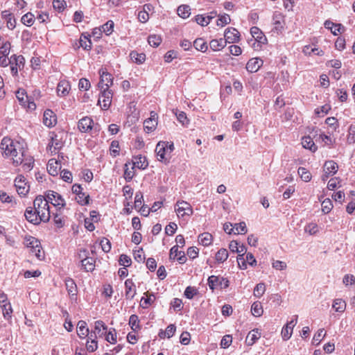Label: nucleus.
<instances>
[{
    "label": "nucleus",
    "mask_w": 355,
    "mask_h": 355,
    "mask_svg": "<svg viewBox=\"0 0 355 355\" xmlns=\"http://www.w3.org/2000/svg\"><path fill=\"white\" fill-rule=\"evenodd\" d=\"M229 254L226 249H220L215 255V259L218 263H223L228 258Z\"/></svg>",
    "instance_id": "39"
},
{
    "label": "nucleus",
    "mask_w": 355,
    "mask_h": 355,
    "mask_svg": "<svg viewBox=\"0 0 355 355\" xmlns=\"http://www.w3.org/2000/svg\"><path fill=\"white\" fill-rule=\"evenodd\" d=\"M168 141H159L155 148V152L157 153V159L159 162H164L165 164L169 162V156H167L168 153Z\"/></svg>",
    "instance_id": "7"
},
{
    "label": "nucleus",
    "mask_w": 355,
    "mask_h": 355,
    "mask_svg": "<svg viewBox=\"0 0 355 355\" xmlns=\"http://www.w3.org/2000/svg\"><path fill=\"white\" fill-rule=\"evenodd\" d=\"M297 173L300 176L301 179L305 182H308L311 180L312 175L311 173L306 170L304 167H300L297 170Z\"/></svg>",
    "instance_id": "42"
},
{
    "label": "nucleus",
    "mask_w": 355,
    "mask_h": 355,
    "mask_svg": "<svg viewBox=\"0 0 355 355\" xmlns=\"http://www.w3.org/2000/svg\"><path fill=\"white\" fill-rule=\"evenodd\" d=\"M89 195L82 191L80 193L77 195L76 200L80 205H87L89 202Z\"/></svg>",
    "instance_id": "48"
},
{
    "label": "nucleus",
    "mask_w": 355,
    "mask_h": 355,
    "mask_svg": "<svg viewBox=\"0 0 355 355\" xmlns=\"http://www.w3.org/2000/svg\"><path fill=\"white\" fill-rule=\"evenodd\" d=\"M40 242L33 236H29L28 238L26 239V245L27 248H29L33 249L34 247H37L40 245Z\"/></svg>",
    "instance_id": "62"
},
{
    "label": "nucleus",
    "mask_w": 355,
    "mask_h": 355,
    "mask_svg": "<svg viewBox=\"0 0 355 355\" xmlns=\"http://www.w3.org/2000/svg\"><path fill=\"white\" fill-rule=\"evenodd\" d=\"M11 44L10 42H3L0 46V54L1 55H8L10 51Z\"/></svg>",
    "instance_id": "61"
},
{
    "label": "nucleus",
    "mask_w": 355,
    "mask_h": 355,
    "mask_svg": "<svg viewBox=\"0 0 355 355\" xmlns=\"http://www.w3.org/2000/svg\"><path fill=\"white\" fill-rule=\"evenodd\" d=\"M46 198L49 200V203L51 202L53 206L58 207L59 209L64 207L66 205L65 200L62 196L53 191L48 192Z\"/></svg>",
    "instance_id": "10"
},
{
    "label": "nucleus",
    "mask_w": 355,
    "mask_h": 355,
    "mask_svg": "<svg viewBox=\"0 0 355 355\" xmlns=\"http://www.w3.org/2000/svg\"><path fill=\"white\" fill-rule=\"evenodd\" d=\"M169 258L171 260L177 259L180 263H184L187 261L184 252L178 250V245H175L171 248Z\"/></svg>",
    "instance_id": "16"
},
{
    "label": "nucleus",
    "mask_w": 355,
    "mask_h": 355,
    "mask_svg": "<svg viewBox=\"0 0 355 355\" xmlns=\"http://www.w3.org/2000/svg\"><path fill=\"white\" fill-rule=\"evenodd\" d=\"M112 96L113 93L110 89L101 92L98 103L101 106L103 110H107L109 109L112 103Z\"/></svg>",
    "instance_id": "9"
},
{
    "label": "nucleus",
    "mask_w": 355,
    "mask_h": 355,
    "mask_svg": "<svg viewBox=\"0 0 355 355\" xmlns=\"http://www.w3.org/2000/svg\"><path fill=\"white\" fill-rule=\"evenodd\" d=\"M175 209L179 218L190 216L193 214L192 207L189 202L184 200L178 201Z\"/></svg>",
    "instance_id": "5"
},
{
    "label": "nucleus",
    "mask_w": 355,
    "mask_h": 355,
    "mask_svg": "<svg viewBox=\"0 0 355 355\" xmlns=\"http://www.w3.org/2000/svg\"><path fill=\"white\" fill-rule=\"evenodd\" d=\"M139 318L137 315H131L129 318V324L133 331H136L139 329Z\"/></svg>",
    "instance_id": "55"
},
{
    "label": "nucleus",
    "mask_w": 355,
    "mask_h": 355,
    "mask_svg": "<svg viewBox=\"0 0 355 355\" xmlns=\"http://www.w3.org/2000/svg\"><path fill=\"white\" fill-rule=\"evenodd\" d=\"M13 164L15 166H18L21 164L24 171H30L34 166V159L31 156H26L24 154V156H21V154H19L17 157H13Z\"/></svg>",
    "instance_id": "3"
},
{
    "label": "nucleus",
    "mask_w": 355,
    "mask_h": 355,
    "mask_svg": "<svg viewBox=\"0 0 355 355\" xmlns=\"http://www.w3.org/2000/svg\"><path fill=\"white\" fill-rule=\"evenodd\" d=\"M93 331L97 337L103 338L105 336L107 332V326L102 320H96L94 323Z\"/></svg>",
    "instance_id": "19"
},
{
    "label": "nucleus",
    "mask_w": 355,
    "mask_h": 355,
    "mask_svg": "<svg viewBox=\"0 0 355 355\" xmlns=\"http://www.w3.org/2000/svg\"><path fill=\"white\" fill-rule=\"evenodd\" d=\"M272 21L273 25L275 26L272 31L277 34L282 33V30L284 29V15L280 12H275L272 16Z\"/></svg>",
    "instance_id": "13"
},
{
    "label": "nucleus",
    "mask_w": 355,
    "mask_h": 355,
    "mask_svg": "<svg viewBox=\"0 0 355 355\" xmlns=\"http://www.w3.org/2000/svg\"><path fill=\"white\" fill-rule=\"evenodd\" d=\"M136 294L135 285L132 279H128L125 282V295L127 300H132Z\"/></svg>",
    "instance_id": "23"
},
{
    "label": "nucleus",
    "mask_w": 355,
    "mask_h": 355,
    "mask_svg": "<svg viewBox=\"0 0 355 355\" xmlns=\"http://www.w3.org/2000/svg\"><path fill=\"white\" fill-rule=\"evenodd\" d=\"M326 333L324 329H319L317 333L314 335L312 343L313 345H318L321 342L322 339L325 336Z\"/></svg>",
    "instance_id": "52"
},
{
    "label": "nucleus",
    "mask_w": 355,
    "mask_h": 355,
    "mask_svg": "<svg viewBox=\"0 0 355 355\" xmlns=\"http://www.w3.org/2000/svg\"><path fill=\"white\" fill-rule=\"evenodd\" d=\"M60 170V164L54 159H50L47 164L48 173L52 175L55 176L58 174Z\"/></svg>",
    "instance_id": "30"
},
{
    "label": "nucleus",
    "mask_w": 355,
    "mask_h": 355,
    "mask_svg": "<svg viewBox=\"0 0 355 355\" xmlns=\"http://www.w3.org/2000/svg\"><path fill=\"white\" fill-rule=\"evenodd\" d=\"M234 233L244 234L247 232V227L245 222H241L239 223H235L233 226Z\"/></svg>",
    "instance_id": "47"
},
{
    "label": "nucleus",
    "mask_w": 355,
    "mask_h": 355,
    "mask_svg": "<svg viewBox=\"0 0 355 355\" xmlns=\"http://www.w3.org/2000/svg\"><path fill=\"white\" fill-rule=\"evenodd\" d=\"M304 231L311 235H313L318 232L319 228L316 223H310L305 226Z\"/></svg>",
    "instance_id": "53"
},
{
    "label": "nucleus",
    "mask_w": 355,
    "mask_h": 355,
    "mask_svg": "<svg viewBox=\"0 0 355 355\" xmlns=\"http://www.w3.org/2000/svg\"><path fill=\"white\" fill-rule=\"evenodd\" d=\"M261 336L260 330L259 329H254L248 333L245 338V343L248 346H252L261 338Z\"/></svg>",
    "instance_id": "24"
},
{
    "label": "nucleus",
    "mask_w": 355,
    "mask_h": 355,
    "mask_svg": "<svg viewBox=\"0 0 355 355\" xmlns=\"http://www.w3.org/2000/svg\"><path fill=\"white\" fill-rule=\"evenodd\" d=\"M34 210L42 217V222H47L51 217L49 200L42 196L36 197L33 202Z\"/></svg>",
    "instance_id": "2"
},
{
    "label": "nucleus",
    "mask_w": 355,
    "mask_h": 355,
    "mask_svg": "<svg viewBox=\"0 0 355 355\" xmlns=\"http://www.w3.org/2000/svg\"><path fill=\"white\" fill-rule=\"evenodd\" d=\"M0 307L2 309L4 319L8 321L10 320L13 311L10 303L8 301L7 295L4 293H0Z\"/></svg>",
    "instance_id": "4"
},
{
    "label": "nucleus",
    "mask_w": 355,
    "mask_h": 355,
    "mask_svg": "<svg viewBox=\"0 0 355 355\" xmlns=\"http://www.w3.org/2000/svg\"><path fill=\"white\" fill-rule=\"evenodd\" d=\"M195 21L202 26H207L209 24V19L202 15H196L195 17Z\"/></svg>",
    "instance_id": "64"
},
{
    "label": "nucleus",
    "mask_w": 355,
    "mask_h": 355,
    "mask_svg": "<svg viewBox=\"0 0 355 355\" xmlns=\"http://www.w3.org/2000/svg\"><path fill=\"white\" fill-rule=\"evenodd\" d=\"M57 117L54 112L51 110H46L44 111L43 116L44 124L49 127H53L56 124Z\"/></svg>",
    "instance_id": "20"
},
{
    "label": "nucleus",
    "mask_w": 355,
    "mask_h": 355,
    "mask_svg": "<svg viewBox=\"0 0 355 355\" xmlns=\"http://www.w3.org/2000/svg\"><path fill=\"white\" fill-rule=\"evenodd\" d=\"M79 44L80 45L78 46V48L81 46L87 51H89L92 48V42L90 40L85 36L83 38L80 37Z\"/></svg>",
    "instance_id": "57"
},
{
    "label": "nucleus",
    "mask_w": 355,
    "mask_h": 355,
    "mask_svg": "<svg viewBox=\"0 0 355 355\" xmlns=\"http://www.w3.org/2000/svg\"><path fill=\"white\" fill-rule=\"evenodd\" d=\"M266 291V286L263 283L257 284L254 289V295L258 298L261 297Z\"/></svg>",
    "instance_id": "54"
},
{
    "label": "nucleus",
    "mask_w": 355,
    "mask_h": 355,
    "mask_svg": "<svg viewBox=\"0 0 355 355\" xmlns=\"http://www.w3.org/2000/svg\"><path fill=\"white\" fill-rule=\"evenodd\" d=\"M15 186L18 194L21 196H25L29 191V186L27 185L26 178L22 175H19L16 177Z\"/></svg>",
    "instance_id": "8"
},
{
    "label": "nucleus",
    "mask_w": 355,
    "mask_h": 355,
    "mask_svg": "<svg viewBox=\"0 0 355 355\" xmlns=\"http://www.w3.org/2000/svg\"><path fill=\"white\" fill-rule=\"evenodd\" d=\"M24 216L26 217V219L34 224V225H38L40 223V222L42 221V217L40 216L37 212L35 211V210L33 211L32 207H28L24 213Z\"/></svg>",
    "instance_id": "15"
},
{
    "label": "nucleus",
    "mask_w": 355,
    "mask_h": 355,
    "mask_svg": "<svg viewBox=\"0 0 355 355\" xmlns=\"http://www.w3.org/2000/svg\"><path fill=\"white\" fill-rule=\"evenodd\" d=\"M148 44L153 47H157L162 42V37L157 35H150L148 38Z\"/></svg>",
    "instance_id": "50"
},
{
    "label": "nucleus",
    "mask_w": 355,
    "mask_h": 355,
    "mask_svg": "<svg viewBox=\"0 0 355 355\" xmlns=\"http://www.w3.org/2000/svg\"><path fill=\"white\" fill-rule=\"evenodd\" d=\"M321 206H322V211L325 214L329 213L334 207L333 203L329 198L324 199L322 202Z\"/></svg>",
    "instance_id": "49"
},
{
    "label": "nucleus",
    "mask_w": 355,
    "mask_h": 355,
    "mask_svg": "<svg viewBox=\"0 0 355 355\" xmlns=\"http://www.w3.org/2000/svg\"><path fill=\"white\" fill-rule=\"evenodd\" d=\"M297 315H293L292 320L282 328L281 334L283 340H288L291 338L293 327L297 323Z\"/></svg>",
    "instance_id": "12"
},
{
    "label": "nucleus",
    "mask_w": 355,
    "mask_h": 355,
    "mask_svg": "<svg viewBox=\"0 0 355 355\" xmlns=\"http://www.w3.org/2000/svg\"><path fill=\"white\" fill-rule=\"evenodd\" d=\"M21 21L24 25L31 26L35 21V16L31 12H27L22 16Z\"/></svg>",
    "instance_id": "45"
},
{
    "label": "nucleus",
    "mask_w": 355,
    "mask_h": 355,
    "mask_svg": "<svg viewBox=\"0 0 355 355\" xmlns=\"http://www.w3.org/2000/svg\"><path fill=\"white\" fill-rule=\"evenodd\" d=\"M81 252H83L86 256L80 261L83 268L87 272H92L95 268V260L92 257L86 255L87 253L86 250H82Z\"/></svg>",
    "instance_id": "21"
},
{
    "label": "nucleus",
    "mask_w": 355,
    "mask_h": 355,
    "mask_svg": "<svg viewBox=\"0 0 355 355\" xmlns=\"http://www.w3.org/2000/svg\"><path fill=\"white\" fill-rule=\"evenodd\" d=\"M332 307L335 309L336 311L342 313L346 309V303L341 299H336L334 301Z\"/></svg>",
    "instance_id": "43"
},
{
    "label": "nucleus",
    "mask_w": 355,
    "mask_h": 355,
    "mask_svg": "<svg viewBox=\"0 0 355 355\" xmlns=\"http://www.w3.org/2000/svg\"><path fill=\"white\" fill-rule=\"evenodd\" d=\"M71 89L70 84L65 80H60L57 86V94L59 96H65Z\"/></svg>",
    "instance_id": "27"
},
{
    "label": "nucleus",
    "mask_w": 355,
    "mask_h": 355,
    "mask_svg": "<svg viewBox=\"0 0 355 355\" xmlns=\"http://www.w3.org/2000/svg\"><path fill=\"white\" fill-rule=\"evenodd\" d=\"M263 61L258 58H253L249 60L246 64V69L250 73L257 72L263 65Z\"/></svg>",
    "instance_id": "22"
},
{
    "label": "nucleus",
    "mask_w": 355,
    "mask_h": 355,
    "mask_svg": "<svg viewBox=\"0 0 355 355\" xmlns=\"http://www.w3.org/2000/svg\"><path fill=\"white\" fill-rule=\"evenodd\" d=\"M119 143L118 141H112L110 144V154L113 157H116L119 155Z\"/></svg>",
    "instance_id": "60"
},
{
    "label": "nucleus",
    "mask_w": 355,
    "mask_h": 355,
    "mask_svg": "<svg viewBox=\"0 0 355 355\" xmlns=\"http://www.w3.org/2000/svg\"><path fill=\"white\" fill-rule=\"evenodd\" d=\"M53 7L55 10L61 12L66 7V2L64 0H53Z\"/></svg>",
    "instance_id": "56"
},
{
    "label": "nucleus",
    "mask_w": 355,
    "mask_h": 355,
    "mask_svg": "<svg viewBox=\"0 0 355 355\" xmlns=\"http://www.w3.org/2000/svg\"><path fill=\"white\" fill-rule=\"evenodd\" d=\"M102 31L104 32L107 35H110L114 28V22L112 20L107 21L105 24H103L101 27Z\"/></svg>",
    "instance_id": "59"
},
{
    "label": "nucleus",
    "mask_w": 355,
    "mask_h": 355,
    "mask_svg": "<svg viewBox=\"0 0 355 355\" xmlns=\"http://www.w3.org/2000/svg\"><path fill=\"white\" fill-rule=\"evenodd\" d=\"M178 15L183 18L187 19L189 17L191 12H190V8L187 5H181L178 8Z\"/></svg>",
    "instance_id": "41"
},
{
    "label": "nucleus",
    "mask_w": 355,
    "mask_h": 355,
    "mask_svg": "<svg viewBox=\"0 0 355 355\" xmlns=\"http://www.w3.org/2000/svg\"><path fill=\"white\" fill-rule=\"evenodd\" d=\"M157 119V114L154 111H151L150 113V117L144 121V128L146 132H152L156 129L158 123Z\"/></svg>",
    "instance_id": "11"
},
{
    "label": "nucleus",
    "mask_w": 355,
    "mask_h": 355,
    "mask_svg": "<svg viewBox=\"0 0 355 355\" xmlns=\"http://www.w3.org/2000/svg\"><path fill=\"white\" fill-rule=\"evenodd\" d=\"M89 328L85 321L80 320L77 324V334L80 338L84 339L89 335Z\"/></svg>",
    "instance_id": "29"
},
{
    "label": "nucleus",
    "mask_w": 355,
    "mask_h": 355,
    "mask_svg": "<svg viewBox=\"0 0 355 355\" xmlns=\"http://www.w3.org/2000/svg\"><path fill=\"white\" fill-rule=\"evenodd\" d=\"M338 164L333 160H329L325 162L324 164V175L322 178L323 180L328 178L329 175H333L338 171Z\"/></svg>",
    "instance_id": "17"
},
{
    "label": "nucleus",
    "mask_w": 355,
    "mask_h": 355,
    "mask_svg": "<svg viewBox=\"0 0 355 355\" xmlns=\"http://www.w3.org/2000/svg\"><path fill=\"white\" fill-rule=\"evenodd\" d=\"M250 33L252 36L260 44H266L267 38L263 35V32L257 26H253L250 28Z\"/></svg>",
    "instance_id": "26"
},
{
    "label": "nucleus",
    "mask_w": 355,
    "mask_h": 355,
    "mask_svg": "<svg viewBox=\"0 0 355 355\" xmlns=\"http://www.w3.org/2000/svg\"><path fill=\"white\" fill-rule=\"evenodd\" d=\"M208 285L211 290L214 291L218 286L220 288H227L230 285V282L225 277H219L218 276L211 275L208 278Z\"/></svg>",
    "instance_id": "6"
},
{
    "label": "nucleus",
    "mask_w": 355,
    "mask_h": 355,
    "mask_svg": "<svg viewBox=\"0 0 355 355\" xmlns=\"http://www.w3.org/2000/svg\"><path fill=\"white\" fill-rule=\"evenodd\" d=\"M251 311L253 315L259 317L263 314V308L261 304L259 302H255L252 304Z\"/></svg>",
    "instance_id": "46"
},
{
    "label": "nucleus",
    "mask_w": 355,
    "mask_h": 355,
    "mask_svg": "<svg viewBox=\"0 0 355 355\" xmlns=\"http://www.w3.org/2000/svg\"><path fill=\"white\" fill-rule=\"evenodd\" d=\"M198 291L192 286H187L184 291V296L188 299H192L196 294Z\"/></svg>",
    "instance_id": "63"
},
{
    "label": "nucleus",
    "mask_w": 355,
    "mask_h": 355,
    "mask_svg": "<svg viewBox=\"0 0 355 355\" xmlns=\"http://www.w3.org/2000/svg\"><path fill=\"white\" fill-rule=\"evenodd\" d=\"M176 331V327L175 326V324H169L166 330L164 331H161L159 333V336L161 338H171L175 332Z\"/></svg>",
    "instance_id": "35"
},
{
    "label": "nucleus",
    "mask_w": 355,
    "mask_h": 355,
    "mask_svg": "<svg viewBox=\"0 0 355 355\" xmlns=\"http://www.w3.org/2000/svg\"><path fill=\"white\" fill-rule=\"evenodd\" d=\"M1 150L6 157H17L19 154L24 156V148L19 141H14L10 138L4 137L1 142Z\"/></svg>",
    "instance_id": "1"
},
{
    "label": "nucleus",
    "mask_w": 355,
    "mask_h": 355,
    "mask_svg": "<svg viewBox=\"0 0 355 355\" xmlns=\"http://www.w3.org/2000/svg\"><path fill=\"white\" fill-rule=\"evenodd\" d=\"M8 60L10 62L9 64H15L16 66H18L19 69L21 66L24 67V58L22 55H12L10 58H8Z\"/></svg>",
    "instance_id": "38"
},
{
    "label": "nucleus",
    "mask_w": 355,
    "mask_h": 355,
    "mask_svg": "<svg viewBox=\"0 0 355 355\" xmlns=\"http://www.w3.org/2000/svg\"><path fill=\"white\" fill-rule=\"evenodd\" d=\"M133 167L139 169H145L148 167V163L146 157L141 155H135L132 157Z\"/></svg>",
    "instance_id": "25"
},
{
    "label": "nucleus",
    "mask_w": 355,
    "mask_h": 355,
    "mask_svg": "<svg viewBox=\"0 0 355 355\" xmlns=\"http://www.w3.org/2000/svg\"><path fill=\"white\" fill-rule=\"evenodd\" d=\"M130 57L132 61L136 64H142L146 60V55L143 53H137V51H132L130 53Z\"/></svg>",
    "instance_id": "36"
},
{
    "label": "nucleus",
    "mask_w": 355,
    "mask_h": 355,
    "mask_svg": "<svg viewBox=\"0 0 355 355\" xmlns=\"http://www.w3.org/2000/svg\"><path fill=\"white\" fill-rule=\"evenodd\" d=\"M16 97L18 99L20 104L24 106L26 105V103H27L28 100V96L26 95V93L24 89H19L16 92Z\"/></svg>",
    "instance_id": "44"
},
{
    "label": "nucleus",
    "mask_w": 355,
    "mask_h": 355,
    "mask_svg": "<svg viewBox=\"0 0 355 355\" xmlns=\"http://www.w3.org/2000/svg\"><path fill=\"white\" fill-rule=\"evenodd\" d=\"M225 40L227 43H236L239 40V32L234 28H228L225 31Z\"/></svg>",
    "instance_id": "18"
},
{
    "label": "nucleus",
    "mask_w": 355,
    "mask_h": 355,
    "mask_svg": "<svg viewBox=\"0 0 355 355\" xmlns=\"http://www.w3.org/2000/svg\"><path fill=\"white\" fill-rule=\"evenodd\" d=\"M1 16L6 21L7 27L10 30H13L16 25V21L14 18V15L8 10H4L1 12Z\"/></svg>",
    "instance_id": "28"
},
{
    "label": "nucleus",
    "mask_w": 355,
    "mask_h": 355,
    "mask_svg": "<svg viewBox=\"0 0 355 355\" xmlns=\"http://www.w3.org/2000/svg\"><path fill=\"white\" fill-rule=\"evenodd\" d=\"M65 286H66V288L68 291L69 295H70L72 297L76 295L77 286H76L75 282L72 279H71V278L66 279Z\"/></svg>",
    "instance_id": "33"
},
{
    "label": "nucleus",
    "mask_w": 355,
    "mask_h": 355,
    "mask_svg": "<svg viewBox=\"0 0 355 355\" xmlns=\"http://www.w3.org/2000/svg\"><path fill=\"white\" fill-rule=\"evenodd\" d=\"M105 340L111 343L114 344L116 342V332L115 329L111 328L110 329L109 331L107 332V334L105 335Z\"/></svg>",
    "instance_id": "51"
},
{
    "label": "nucleus",
    "mask_w": 355,
    "mask_h": 355,
    "mask_svg": "<svg viewBox=\"0 0 355 355\" xmlns=\"http://www.w3.org/2000/svg\"><path fill=\"white\" fill-rule=\"evenodd\" d=\"M198 241L202 245L208 246L212 242V235L208 232H204L199 235Z\"/></svg>",
    "instance_id": "37"
},
{
    "label": "nucleus",
    "mask_w": 355,
    "mask_h": 355,
    "mask_svg": "<svg viewBox=\"0 0 355 355\" xmlns=\"http://www.w3.org/2000/svg\"><path fill=\"white\" fill-rule=\"evenodd\" d=\"M94 121L92 118L85 116L79 120L78 128L81 132H88L93 128Z\"/></svg>",
    "instance_id": "14"
},
{
    "label": "nucleus",
    "mask_w": 355,
    "mask_h": 355,
    "mask_svg": "<svg viewBox=\"0 0 355 355\" xmlns=\"http://www.w3.org/2000/svg\"><path fill=\"white\" fill-rule=\"evenodd\" d=\"M193 46L198 51L205 52L207 49V42L202 38H198L193 42Z\"/></svg>",
    "instance_id": "40"
},
{
    "label": "nucleus",
    "mask_w": 355,
    "mask_h": 355,
    "mask_svg": "<svg viewBox=\"0 0 355 355\" xmlns=\"http://www.w3.org/2000/svg\"><path fill=\"white\" fill-rule=\"evenodd\" d=\"M302 145L304 148L309 149L311 152L316 151L318 148L313 139L310 137H303L302 140Z\"/></svg>",
    "instance_id": "34"
},
{
    "label": "nucleus",
    "mask_w": 355,
    "mask_h": 355,
    "mask_svg": "<svg viewBox=\"0 0 355 355\" xmlns=\"http://www.w3.org/2000/svg\"><path fill=\"white\" fill-rule=\"evenodd\" d=\"M227 44L226 41L223 38L220 39H214L210 41L209 46L210 48L214 51H220L222 50Z\"/></svg>",
    "instance_id": "32"
},
{
    "label": "nucleus",
    "mask_w": 355,
    "mask_h": 355,
    "mask_svg": "<svg viewBox=\"0 0 355 355\" xmlns=\"http://www.w3.org/2000/svg\"><path fill=\"white\" fill-rule=\"evenodd\" d=\"M145 295H146V297H143L141 301L144 302V307H147L155 300V296L153 293H146Z\"/></svg>",
    "instance_id": "58"
},
{
    "label": "nucleus",
    "mask_w": 355,
    "mask_h": 355,
    "mask_svg": "<svg viewBox=\"0 0 355 355\" xmlns=\"http://www.w3.org/2000/svg\"><path fill=\"white\" fill-rule=\"evenodd\" d=\"M99 74L100 78L103 80V82L106 83V87H105V89H109L113 84V78L112 74L103 69H100Z\"/></svg>",
    "instance_id": "31"
}]
</instances>
